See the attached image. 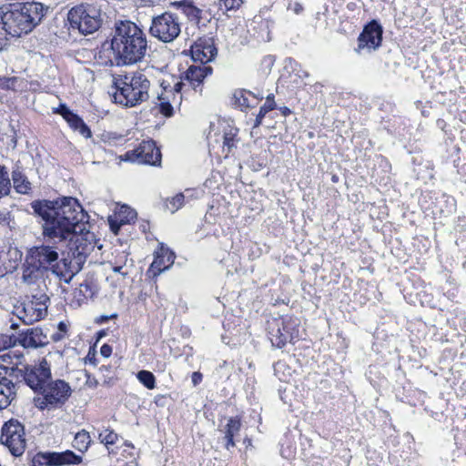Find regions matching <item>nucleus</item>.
Returning <instances> with one entry per match:
<instances>
[{"mask_svg":"<svg viewBox=\"0 0 466 466\" xmlns=\"http://www.w3.org/2000/svg\"><path fill=\"white\" fill-rule=\"evenodd\" d=\"M32 208L41 218L43 233H91L89 216L75 198L36 200Z\"/></svg>","mask_w":466,"mask_h":466,"instance_id":"obj_1","label":"nucleus"},{"mask_svg":"<svg viewBox=\"0 0 466 466\" xmlns=\"http://www.w3.org/2000/svg\"><path fill=\"white\" fill-rule=\"evenodd\" d=\"M111 49L117 66L137 64L147 54L146 34L131 21H119L116 23Z\"/></svg>","mask_w":466,"mask_h":466,"instance_id":"obj_2","label":"nucleus"},{"mask_svg":"<svg viewBox=\"0 0 466 466\" xmlns=\"http://www.w3.org/2000/svg\"><path fill=\"white\" fill-rule=\"evenodd\" d=\"M48 7L37 2H26L0 7V29L13 37L31 32L46 15Z\"/></svg>","mask_w":466,"mask_h":466,"instance_id":"obj_3","label":"nucleus"},{"mask_svg":"<svg viewBox=\"0 0 466 466\" xmlns=\"http://www.w3.org/2000/svg\"><path fill=\"white\" fill-rule=\"evenodd\" d=\"M150 81L144 71H137L131 76H125L122 86L114 95L116 103L128 107L135 106L148 99Z\"/></svg>","mask_w":466,"mask_h":466,"instance_id":"obj_4","label":"nucleus"},{"mask_svg":"<svg viewBox=\"0 0 466 466\" xmlns=\"http://www.w3.org/2000/svg\"><path fill=\"white\" fill-rule=\"evenodd\" d=\"M67 19L70 30L82 35L93 34L101 25V10L93 4H81L69 10Z\"/></svg>","mask_w":466,"mask_h":466,"instance_id":"obj_5","label":"nucleus"},{"mask_svg":"<svg viewBox=\"0 0 466 466\" xmlns=\"http://www.w3.org/2000/svg\"><path fill=\"white\" fill-rule=\"evenodd\" d=\"M299 324L298 318L282 316L273 319L268 324L269 339L273 346L283 348L288 342L293 343L299 337Z\"/></svg>","mask_w":466,"mask_h":466,"instance_id":"obj_6","label":"nucleus"},{"mask_svg":"<svg viewBox=\"0 0 466 466\" xmlns=\"http://www.w3.org/2000/svg\"><path fill=\"white\" fill-rule=\"evenodd\" d=\"M181 33V23L177 15L164 12L152 17L149 34L163 43H172Z\"/></svg>","mask_w":466,"mask_h":466,"instance_id":"obj_7","label":"nucleus"},{"mask_svg":"<svg viewBox=\"0 0 466 466\" xmlns=\"http://www.w3.org/2000/svg\"><path fill=\"white\" fill-rule=\"evenodd\" d=\"M13 377H21L35 392H41L51 379L50 364L42 359L37 364L25 366L24 370H15Z\"/></svg>","mask_w":466,"mask_h":466,"instance_id":"obj_8","label":"nucleus"},{"mask_svg":"<svg viewBox=\"0 0 466 466\" xmlns=\"http://www.w3.org/2000/svg\"><path fill=\"white\" fill-rule=\"evenodd\" d=\"M40 393L43 397L37 400L38 408L50 410L64 405L71 396L72 390L65 380H56L49 381Z\"/></svg>","mask_w":466,"mask_h":466,"instance_id":"obj_9","label":"nucleus"},{"mask_svg":"<svg viewBox=\"0 0 466 466\" xmlns=\"http://www.w3.org/2000/svg\"><path fill=\"white\" fill-rule=\"evenodd\" d=\"M0 441L14 456H21L26 448L24 425L17 420L6 421L1 429Z\"/></svg>","mask_w":466,"mask_h":466,"instance_id":"obj_10","label":"nucleus"},{"mask_svg":"<svg viewBox=\"0 0 466 466\" xmlns=\"http://www.w3.org/2000/svg\"><path fill=\"white\" fill-rule=\"evenodd\" d=\"M49 300L46 295L33 296L31 299L22 302L15 307L14 313L25 324L30 325L44 319L47 313V304Z\"/></svg>","mask_w":466,"mask_h":466,"instance_id":"obj_11","label":"nucleus"},{"mask_svg":"<svg viewBox=\"0 0 466 466\" xmlns=\"http://www.w3.org/2000/svg\"><path fill=\"white\" fill-rule=\"evenodd\" d=\"M96 235H72L67 244V253L82 266L87 256L94 250L95 247L102 248L99 240L95 239Z\"/></svg>","mask_w":466,"mask_h":466,"instance_id":"obj_12","label":"nucleus"},{"mask_svg":"<svg viewBox=\"0 0 466 466\" xmlns=\"http://www.w3.org/2000/svg\"><path fill=\"white\" fill-rule=\"evenodd\" d=\"M382 33V26L377 21L372 20L360 35L356 52L362 55L377 50L381 45Z\"/></svg>","mask_w":466,"mask_h":466,"instance_id":"obj_13","label":"nucleus"},{"mask_svg":"<svg viewBox=\"0 0 466 466\" xmlns=\"http://www.w3.org/2000/svg\"><path fill=\"white\" fill-rule=\"evenodd\" d=\"M126 161L137 162L156 166L161 162V152L156 147L154 141H143L140 145L130 151H127L123 157Z\"/></svg>","mask_w":466,"mask_h":466,"instance_id":"obj_14","label":"nucleus"},{"mask_svg":"<svg viewBox=\"0 0 466 466\" xmlns=\"http://www.w3.org/2000/svg\"><path fill=\"white\" fill-rule=\"evenodd\" d=\"M80 461L81 457L71 451H66L64 452H37L32 460L33 466H62L77 464Z\"/></svg>","mask_w":466,"mask_h":466,"instance_id":"obj_15","label":"nucleus"},{"mask_svg":"<svg viewBox=\"0 0 466 466\" xmlns=\"http://www.w3.org/2000/svg\"><path fill=\"white\" fill-rule=\"evenodd\" d=\"M82 265L76 261L72 256L67 253L58 263L52 267V272L59 278L60 280L69 283L75 275L81 269Z\"/></svg>","mask_w":466,"mask_h":466,"instance_id":"obj_16","label":"nucleus"},{"mask_svg":"<svg viewBox=\"0 0 466 466\" xmlns=\"http://www.w3.org/2000/svg\"><path fill=\"white\" fill-rule=\"evenodd\" d=\"M175 258L176 256L174 252L162 245L159 250L157 251L156 257L147 270V274L153 278L157 277L171 267Z\"/></svg>","mask_w":466,"mask_h":466,"instance_id":"obj_17","label":"nucleus"},{"mask_svg":"<svg viewBox=\"0 0 466 466\" xmlns=\"http://www.w3.org/2000/svg\"><path fill=\"white\" fill-rule=\"evenodd\" d=\"M137 216V211L129 206H116L114 214L108 217L110 229L113 233H117L122 226L132 223Z\"/></svg>","mask_w":466,"mask_h":466,"instance_id":"obj_18","label":"nucleus"},{"mask_svg":"<svg viewBox=\"0 0 466 466\" xmlns=\"http://www.w3.org/2000/svg\"><path fill=\"white\" fill-rule=\"evenodd\" d=\"M211 73L212 67L209 66H190L185 73V81L194 90L197 91L199 88V91H201L204 79Z\"/></svg>","mask_w":466,"mask_h":466,"instance_id":"obj_19","label":"nucleus"},{"mask_svg":"<svg viewBox=\"0 0 466 466\" xmlns=\"http://www.w3.org/2000/svg\"><path fill=\"white\" fill-rule=\"evenodd\" d=\"M97 292V286L92 279H86L82 283L79 284L78 288L73 291V299L71 300V306L80 307L86 303L88 299Z\"/></svg>","mask_w":466,"mask_h":466,"instance_id":"obj_20","label":"nucleus"},{"mask_svg":"<svg viewBox=\"0 0 466 466\" xmlns=\"http://www.w3.org/2000/svg\"><path fill=\"white\" fill-rule=\"evenodd\" d=\"M20 343L24 348L36 349L46 344V336L43 334L41 329H28L21 335Z\"/></svg>","mask_w":466,"mask_h":466,"instance_id":"obj_21","label":"nucleus"},{"mask_svg":"<svg viewBox=\"0 0 466 466\" xmlns=\"http://www.w3.org/2000/svg\"><path fill=\"white\" fill-rule=\"evenodd\" d=\"M32 257L37 259L39 267H45L58 259L57 251L49 245H42L32 249Z\"/></svg>","mask_w":466,"mask_h":466,"instance_id":"obj_22","label":"nucleus"},{"mask_svg":"<svg viewBox=\"0 0 466 466\" xmlns=\"http://www.w3.org/2000/svg\"><path fill=\"white\" fill-rule=\"evenodd\" d=\"M241 428L240 419L238 417H230L228 420L224 430V440L226 441L225 447L227 450H230L235 446L234 438L238 435Z\"/></svg>","mask_w":466,"mask_h":466,"instance_id":"obj_23","label":"nucleus"},{"mask_svg":"<svg viewBox=\"0 0 466 466\" xmlns=\"http://www.w3.org/2000/svg\"><path fill=\"white\" fill-rule=\"evenodd\" d=\"M12 180L15 191L19 194H28L32 189V184L26 176L18 167L12 172Z\"/></svg>","mask_w":466,"mask_h":466,"instance_id":"obj_24","label":"nucleus"},{"mask_svg":"<svg viewBox=\"0 0 466 466\" xmlns=\"http://www.w3.org/2000/svg\"><path fill=\"white\" fill-rule=\"evenodd\" d=\"M171 5L181 8L183 13L189 19H197L200 18L201 10L197 7L192 0H182L171 3Z\"/></svg>","mask_w":466,"mask_h":466,"instance_id":"obj_25","label":"nucleus"},{"mask_svg":"<svg viewBox=\"0 0 466 466\" xmlns=\"http://www.w3.org/2000/svg\"><path fill=\"white\" fill-rule=\"evenodd\" d=\"M66 121L76 131H78L81 136L87 138L91 137V130L86 125L82 118L74 113H67Z\"/></svg>","mask_w":466,"mask_h":466,"instance_id":"obj_26","label":"nucleus"},{"mask_svg":"<svg viewBox=\"0 0 466 466\" xmlns=\"http://www.w3.org/2000/svg\"><path fill=\"white\" fill-rule=\"evenodd\" d=\"M90 443L91 438L89 433L86 431L82 430L76 434L73 441V447L77 451L84 452L88 449Z\"/></svg>","mask_w":466,"mask_h":466,"instance_id":"obj_27","label":"nucleus"},{"mask_svg":"<svg viewBox=\"0 0 466 466\" xmlns=\"http://www.w3.org/2000/svg\"><path fill=\"white\" fill-rule=\"evenodd\" d=\"M11 182L8 172L4 166H0V198L7 196L10 192Z\"/></svg>","mask_w":466,"mask_h":466,"instance_id":"obj_28","label":"nucleus"},{"mask_svg":"<svg viewBox=\"0 0 466 466\" xmlns=\"http://www.w3.org/2000/svg\"><path fill=\"white\" fill-rule=\"evenodd\" d=\"M252 96L250 92H246L243 90H239L235 92L234 98L235 103L241 107V109H247L249 107H253L254 105L250 103L249 97Z\"/></svg>","mask_w":466,"mask_h":466,"instance_id":"obj_29","label":"nucleus"},{"mask_svg":"<svg viewBox=\"0 0 466 466\" xmlns=\"http://www.w3.org/2000/svg\"><path fill=\"white\" fill-rule=\"evenodd\" d=\"M214 48L212 46L206 47L201 51L198 47L192 50V56L194 60H199L201 63H207L211 60L214 56Z\"/></svg>","mask_w":466,"mask_h":466,"instance_id":"obj_30","label":"nucleus"},{"mask_svg":"<svg viewBox=\"0 0 466 466\" xmlns=\"http://www.w3.org/2000/svg\"><path fill=\"white\" fill-rule=\"evenodd\" d=\"M137 380L147 389L153 390L156 387V378L148 370H140L137 374Z\"/></svg>","mask_w":466,"mask_h":466,"instance_id":"obj_31","label":"nucleus"},{"mask_svg":"<svg viewBox=\"0 0 466 466\" xmlns=\"http://www.w3.org/2000/svg\"><path fill=\"white\" fill-rule=\"evenodd\" d=\"M186 196L184 193L177 194L175 197L167 199L166 202V208L171 213H175L184 205Z\"/></svg>","mask_w":466,"mask_h":466,"instance_id":"obj_32","label":"nucleus"},{"mask_svg":"<svg viewBox=\"0 0 466 466\" xmlns=\"http://www.w3.org/2000/svg\"><path fill=\"white\" fill-rule=\"evenodd\" d=\"M39 268L36 266H28L24 269L23 281L26 284H34L39 277Z\"/></svg>","mask_w":466,"mask_h":466,"instance_id":"obj_33","label":"nucleus"},{"mask_svg":"<svg viewBox=\"0 0 466 466\" xmlns=\"http://www.w3.org/2000/svg\"><path fill=\"white\" fill-rule=\"evenodd\" d=\"M100 441L109 449L110 445L115 444L118 440V435L112 430L106 429L99 433Z\"/></svg>","mask_w":466,"mask_h":466,"instance_id":"obj_34","label":"nucleus"},{"mask_svg":"<svg viewBox=\"0 0 466 466\" xmlns=\"http://www.w3.org/2000/svg\"><path fill=\"white\" fill-rule=\"evenodd\" d=\"M276 107L275 101H269L268 103H265L259 109L258 114L256 116L255 123L253 126V129L259 127L262 123V119L266 116L267 113L273 110Z\"/></svg>","mask_w":466,"mask_h":466,"instance_id":"obj_35","label":"nucleus"},{"mask_svg":"<svg viewBox=\"0 0 466 466\" xmlns=\"http://www.w3.org/2000/svg\"><path fill=\"white\" fill-rule=\"evenodd\" d=\"M158 99H159V104H158L159 112L162 115H164L165 116H171L173 115L174 109H173V106H171L169 100L167 97L163 96V95L158 96Z\"/></svg>","mask_w":466,"mask_h":466,"instance_id":"obj_36","label":"nucleus"},{"mask_svg":"<svg viewBox=\"0 0 466 466\" xmlns=\"http://www.w3.org/2000/svg\"><path fill=\"white\" fill-rule=\"evenodd\" d=\"M243 4V0H218V6L219 9L226 11L236 10Z\"/></svg>","mask_w":466,"mask_h":466,"instance_id":"obj_37","label":"nucleus"},{"mask_svg":"<svg viewBox=\"0 0 466 466\" xmlns=\"http://www.w3.org/2000/svg\"><path fill=\"white\" fill-rule=\"evenodd\" d=\"M236 136V133L232 132V130H229V132H225L223 136V145L224 147H228V151L229 152L230 149L235 147L234 144V137Z\"/></svg>","mask_w":466,"mask_h":466,"instance_id":"obj_38","label":"nucleus"},{"mask_svg":"<svg viewBox=\"0 0 466 466\" xmlns=\"http://www.w3.org/2000/svg\"><path fill=\"white\" fill-rule=\"evenodd\" d=\"M286 364L283 361H278L274 365L275 374L279 377L280 380H287V375L285 374Z\"/></svg>","mask_w":466,"mask_h":466,"instance_id":"obj_39","label":"nucleus"},{"mask_svg":"<svg viewBox=\"0 0 466 466\" xmlns=\"http://www.w3.org/2000/svg\"><path fill=\"white\" fill-rule=\"evenodd\" d=\"M100 353L103 357L108 358L112 354V348L108 344H104L100 348Z\"/></svg>","mask_w":466,"mask_h":466,"instance_id":"obj_40","label":"nucleus"},{"mask_svg":"<svg viewBox=\"0 0 466 466\" xmlns=\"http://www.w3.org/2000/svg\"><path fill=\"white\" fill-rule=\"evenodd\" d=\"M186 86H188V84H187V82L185 81V76H184L181 81H178L174 85L173 89L175 92L180 93L182 91L183 87Z\"/></svg>","mask_w":466,"mask_h":466,"instance_id":"obj_41","label":"nucleus"},{"mask_svg":"<svg viewBox=\"0 0 466 466\" xmlns=\"http://www.w3.org/2000/svg\"><path fill=\"white\" fill-rule=\"evenodd\" d=\"M55 112L60 114L65 119L67 118V113H72L65 105H61Z\"/></svg>","mask_w":466,"mask_h":466,"instance_id":"obj_42","label":"nucleus"},{"mask_svg":"<svg viewBox=\"0 0 466 466\" xmlns=\"http://www.w3.org/2000/svg\"><path fill=\"white\" fill-rule=\"evenodd\" d=\"M191 378H192L193 385L197 386V385H198L202 381L203 376H202V374L200 372L195 371V372H193Z\"/></svg>","mask_w":466,"mask_h":466,"instance_id":"obj_43","label":"nucleus"},{"mask_svg":"<svg viewBox=\"0 0 466 466\" xmlns=\"http://www.w3.org/2000/svg\"><path fill=\"white\" fill-rule=\"evenodd\" d=\"M149 229H150V227H149V223L147 221H142L140 223L139 230L141 231V233H147V231H149Z\"/></svg>","mask_w":466,"mask_h":466,"instance_id":"obj_44","label":"nucleus"},{"mask_svg":"<svg viewBox=\"0 0 466 466\" xmlns=\"http://www.w3.org/2000/svg\"><path fill=\"white\" fill-rule=\"evenodd\" d=\"M123 267L122 266H116L113 268V271L116 272V273H119L121 274L123 277H127V272H124L123 270Z\"/></svg>","mask_w":466,"mask_h":466,"instance_id":"obj_45","label":"nucleus"},{"mask_svg":"<svg viewBox=\"0 0 466 466\" xmlns=\"http://www.w3.org/2000/svg\"><path fill=\"white\" fill-rule=\"evenodd\" d=\"M116 314H113L111 316H101L99 318V319L97 320V322H101L102 323V322L107 321L108 319L116 318Z\"/></svg>","mask_w":466,"mask_h":466,"instance_id":"obj_46","label":"nucleus"},{"mask_svg":"<svg viewBox=\"0 0 466 466\" xmlns=\"http://www.w3.org/2000/svg\"><path fill=\"white\" fill-rule=\"evenodd\" d=\"M293 10H294V12H295L296 14H299V13L303 10V7H302V5H301L300 4L296 3V4L294 5V8H293Z\"/></svg>","mask_w":466,"mask_h":466,"instance_id":"obj_47","label":"nucleus"},{"mask_svg":"<svg viewBox=\"0 0 466 466\" xmlns=\"http://www.w3.org/2000/svg\"><path fill=\"white\" fill-rule=\"evenodd\" d=\"M280 111H281L282 115L285 116H289L291 113L290 109L289 107H287V106L281 107Z\"/></svg>","mask_w":466,"mask_h":466,"instance_id":"obj_48","label":"nucleus"},{"mask_svg":"<svg viewBox=\"0 0 466 466\" xmlns=\"http://www.w3.org/2000/svg\"><path fill=\"white\" fill-rule=\"evenodd\" d=\"M5 248L6 247L4 244L0 247V261H2L3 254L5 253Z\"/></svg>","mask_w":466,"mask_h":466,"instance_id":"obj_49","label":"nucleus"},{"mask_svg":"<svg viewBox=\"0 0 466 466\" xmlns=\"http://www.w3.org/2000/svg\"><path fill=\"white\" fill-rule=\"evenodd\" d=\"M269 101H274V95L273 94H270L267 96V99H266V102L265 103H268Z\"/></svg>","mask_w":466,"mask_h":466,"instance_id":"obj_50","label":"nucleus"},{"mask_svg":"<svg viewBox=\"0 0 466 466\" xmlns=\"http://www.w3.org/2000/svg\"><path fill=\"white\" fill-rule=\"evenodd\" d=\"M8 253H14L16 257L19 254V251L16 248L12 249L9 248Z\"/></svg>","mask_w":466,"mask_h":466,"instance_id":"obj_51","label":"nucleus"},{"mask_svg":"<svg viewBox=\"0 0 466 466\" xmlns=\"http://www.w3.org/2000/svg\"><path fill=\"white\" fill-rule=\"evenodd\" d=\"M55 236L59 237L60 241L66 240V238H65L66 235L60 234V235H55Z\"/></svg>","mask_w":466,"mask_h":466,"instance_id":"obj_52","label":"nucleus"},{"mask_svg":"<svg viewBox=\"0 0 466 466\" xmlns=\"http://www.w3.org/2000/svg\"><path fill=\"white\" fill-rule=\"evenodd\" d=\"M59 329H60L61 330H64V329H66V324H64L63 322H60V323H59Z\"/></svg>","mask_w":466,"mask_h":466,"instance_id":"obj_53","label":"nucleus"},{"mask_svg":"<svg viewBox=\"0 0 466 466\" xmlns=\"http://www.w3.org/2000/svg\"><path fill=\"white\" fill-rule=\"evenodd\" d=\"M5 347V344H1V343H0V350H1L2 349H4Z\"/></svg>","mask_w":466,"mask_h":466,"instance_id":"obj_54","label":"nucleus"},{"mask_svg":"<svg viewBox=\"0 0 466 466\" xmlns=\"http://www.w3.org/2000/svg\"><path fill=\"white\" fill-rule=\"evenodd\" d=\"M15 326H16L15 324H12V326H11V327H12L13 329H15Z\"/></svg>","mask_w":466,"mask_h":466,"instance_id":"obj_55","label":"nucleus"}]
</instances>
